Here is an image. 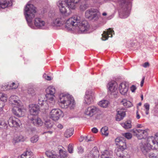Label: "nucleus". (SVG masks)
I'll return each instance as SVG.
<instances>
[{"instance_id": "f257e3e1", "label": "nucleus", "mask_w": 158, "mask_h": 158, "mask_svg": "<svg viewBox=\"0 0 158 158\" xmlns=\"http://www.w3.org/2000/svg\"><path fill=\"white\" fill-rule=\"evenodd\" d=\"M66 26L69 30L76 29L79 33L89 32V26L86 21H81V17L77 15H74L67 20Z\"/></svg>"}, {"instance_id": "f03ea898", "label": "nucleus", "mask_w": 158, "mask_h": 158, "mask_svg": "<svg viewBox=\"0 0 158 158\" xmlns=\"http://www.w3.org/2000/svg\"><path fill=\"white\" fill-rule=\"evenodd\" d=\"M148 143H141L140 145V149L143 153L146 156L151 149H158V132L154 136L149 137L148 139Z\"/></svg>"}, {"instance_id": "7ed1b4c3", "label": "nucleus", "mask_w": 158, "mask_h": 158, "mask_svg": "<svg viewBox=\"0 0 158 158\" xmlns=\"http://www.w3.org/2000/svg\"><path fill=\"white\" fill-rule=\"evenodd\" d=\"M10 104L13 107L12 111L15 115L20 117L24 114V111L23 106L20 104L19 97L15 95L11 96L9 98Z\"/></svg>"}, {"instance_id": "20e7f679", "label": "nucleus", "mask_w": 158, "mask_h": 158, "mask_svg": "<svg viewBox=\"0 0 158 158\" xmlns=\"http://www.w3.org/2000/svg\"><path fill=\"white\" fill-rule=\"evenodd\" d=\"M58 102L60 106L62 108H69L73 109L75 106L73 97L70 94L62 93L59 95Z\"/></svg>"}, {"instance_id": "39448f33", "label": "nucleus", "mask_w": 158, "mask_h": 158, "mask_svg": "<svg viewBox=\"0 0 158 158\" xmlns=\"http://www.w3.org/2000/svg\"><path fill=\"white\" fill-rule=\"evenodd\" d=\"M81 0H59L57 3L60 12L62 14L67 12V8L69 10L75 9Z\"/></svg>"}, {"instance_id": "423d86ee", "label": "nucleus", "mask_w": 158, "mask_h": 158, "mask_svg": "<svg viewBox=\"0 0 158 158\" xmlns=\"http://www.w3.org/2000/svg\"><path fill=\"white\" fill-rule=\"evenodd\" d=\"M36 8L34 6L29 2H28L25 7L24 14L28 25L32 28H34L32 20L35 17L36 13Z\"/></svg>"}, {"instance_id": "0eeeda50", "label": "nucleus", "mask_w": 158, "mask_h": 158, "mask_svg": "<svg viewBox=\"0 0 158 158\" xmlns=\"http://www.w3.org/2000/svg\"><path fill=\"white\" fill-rule=\"evenodd\" d=\"M118 11L119 15L122 18H126L129 15V11L127 8V3L125 0H119Z\"/></svg>"}, {"instance_id": "6e6552de", "label": "nucleus", "mask_w": 158, "mask_h": 158, "mask_svg": "<svg viewBox=\"0 0 158 158\" xmlns=\"http://www.w3.org/2000/svg\"><path fill=\"white\" fill-rule=\"evenodd\" d=\"M85 15L87 18L91 20H97L100 16V14L98 10L91 8L85 11Z\"/></svg>"}, {"instance_id": "1a4fd4ad", "label": "nucleus", "mask_w": 158, "mask_h": 158, "mask_svg": "<svg viewBox=\"0 0 158 158\" xmlns=\"http://www.w3.org/2000/svg\"><path fill=\"white\" fill-rule=\"evenodd\" d=\"M107 87L108 94L115 97L118 93V86L117 83L114 81H112L108 83Z\"/></svg>"}, {"instance_id": "9d476101", "label": "nucleus", "mask_w": 158, "mask_h": 158, "mask_svg": "<svg viewBox=\"0 0 158 158\" xmlns=\"http://www.w3.org/2000/svg\"><path fill=\"white\" fill-rule=\"evenodd\" d=\"M63 112L58 109H53L50 113V117L54 121L58 120L61 116L63 115Z\"/></svg>"}, {"instance_id": "9b49d317", "label": "nucleus", "mask_w": 158, "mask_h": 158, "mask_svg": "<svg viewBox=\"0 0 158 158\" xmlns=\"http://www.w3.org/2000/svg\"><path fill=\"white\" fill-rule=\"evenodd\" d=\"M148 130V129L142 130L138 129L134 130L133 132L135 134L136 137L138 139H141L147 137Z\"/></svg>"}, {"instance_id": "f8f14e48", "label": "nucleus", "mask_w": 158, "mask_h": 158, "mask_svg": "<svg viewBox=\"0 0 158 158\" xmlns=\"http://www.w3.org/2000/svg\"><path fill=\"white\" fill-rule=\"evenodd\" d=\"M99 109L94 106L88 107L85 110V114L90 117H92L98 112Z\"/></svg>"}, {"instance_id": "ddd939ff", "label": "nucleus", "mask_w": 158, "mask_h": 158, "mask_svg": "<svg viewBox=\"0 0 158 158\" xmlns=\"http://www.w3.org/2000/svg\"><path fill=\"white\" fill-rule=\"evenodd\" d=\"M34 23L35 26L38 28L44 29L46 27L45 22L40 18H35L34 20Z\"/></svg>"}, {"instance_id": "4468645a", "label": "nucleus", "mask_w": 158, "mask_h": 158, "mask_svg": "<svg viewBox=\"0 0 158 158\" xmlns=\"http://www.w3.org/2000/svg\"><path fill=\"white\" fill-rule=\"evenodd\" d=\"M93 102V92L91 90H87L85 93V95L84 100V103L89 105Z\"/></svg>"}, {"instance_id": "2eb2a0df", "label": "nucleus", "mask_w": 158, "mask_h": 158, "mask_svg": "<svg viewBox=\"0 0 158 158\" xmlns=\"http://www.w3.org/2000/svg\"><path fill=\"white\" fill-rule=\"evenodd\" d=\"M28 118L30 119L31 123L36 126H41L43 124V122L40 118L36 116H33L32 117H30V116H29Z\"/></svg>"}, {"instance_id": "dca6fc26", "label": "nucleus", "mask_w": 158, "mask_h": 158, "mask_svg": "<svg viewBox=\"0 0 158 158\" xmlns=\"http://www.w3.org/2000/svg\"><path fill=\"white\" fill-rule=\"evenodd\" d=\"M8 124L10 127H19L20 123V120L15 117H10L8 120Z\"/></svg>"}, {"instance_id": "f3484780", "label": "nucleus", "mask_w": 158, "mask_h": 158, "mask_svg": "<svg viewBox=\"0 0 158 158\" xmlns=\"http://www.w3.org/2000/svg\"><path fill=\"white\" fill-rule=\"evenodd\" d=\"M67 21V20L66 21H63L61 18H58L54 19L51 23V24L53 27H60L65 24V27L69 30V28L66 26Z\"/></svg>"}, {"instance_id": "a211bd4d", "label": "nucleus", "mask_w": 158, "mask_h": 158, "mask_svg": "<svg viewBox=\"0 0 158 158\" xmlns=\"http://www.w3.org/2000/svg\"><path fill=\"white\" fill-rule=\"evenodd\" d=\"M39 106L36 104H32L29 106V111L30 114L33 116H35L39 111Z\"/></svg>"}, {"instance_id": "6ab92c4d", "label": "nucleus", "mask_w": 158, "mask_h": 158, "mask_svg": "<svg viewBox=\"0 0 158 158\" xmlns=\"http://www.w3.org/2000/svg\"><path fill=\"white\" fill-rule=\"evenodd\" d=\"M120 93L123 95L127 94L128 89V84L126 82L121 83L118 87Z\"/></svg>"}, {"instance_id": "aec40b11", "label": "nucleus", "mask_w": 158, "mask_h": 158, "mask_svg": "<svg viewBox=\"0 0 158 158\" xmlns=\"http://www.w3.org/2000/svg\"><path fill=\"white\" fill-rule=\"evenodd\" d=\"M115 153L118 158H130V156L127 152L124 151L121 149L115 150Z\"/></svg>"}, {"instance_id": "412c9836", "label": "nucleus", "mask_w": 158, "mask_h": 158, "mask_svg": "<svg viewBox=\"0 0 158 158\" xmlns=\"http://www.w3.org/2000/svg\"><path fill=\"white\" fill-rule=\"evenodd\" d=\"M117 112L116 120L117 121H119L123 119L125 116V111L123 109H117Z\"/></svg>"}, {"instance_id": "4be33fe9", "label": "nucleus", "mask_w": 158, "mask_h": 158, "mask_svg": "<svg viewBox=\"0 0 158 158\" xmlns=\"http://www.w3.org/2000/svg\"><path fill=\"white\" fill-rule=\"evenodd\" d=\"M113 33L114 34V31L111 28H109L107 31H104L103 33L102 34V40H105L108 37H112Z\"/></svg>"}, {"instance_id": "5701e85b", "label": "nucleus", "mask_w": 158, "mask_h": 158, "mask_svg": "<svg viewBox=\"0 0 158 158\" xmlns=\"http://www.w3.org/2000/svg\"><path fill=\"white\" fill-rule=\"evenodd\" d=\"M98 151L94 148L87 155L86 158H98Z\"/></svg>"}, {"instance_id": "b1692460", "label": "nucleus", "mask_w": 158, "mask_h": 158, "mask_svg": "<svg viewBox=\"0 0 158 158\" xmlns=\"http://www.w3.org/2000/svg\"><path fill=\"white\" fill-rule=\"evenodd\" d=\"M113 152L111 151L105 150L102 152L101 158H113Z\"/></svg>"}, {"instance_id": "393cba45", "label": "nucleus", "mask_w": 158, "mask_h": 158, "mask_svg": "<svg viewBox=\"0 0 158 158\" xmlns=\"http://www.w3.org/2000/svg\"><path fill=\"white\" fill-rule=\"evenodd\" d=\"M11 5V0H0V10L4 9Z\"/></svg>"}, {"instance_id": "a878e982", "label": "nucleus", "mask_w": 158, "mask_h": 158, "mask_svg": "<svg viewBox=\"0 0 158 158\" xmlns=\"http://www.w3.org/2000/svg\"><path fill=\"white\" fill-rule=\"evenodd\" d=\"M47 102L48 106H52L55 103V101L54 98V95H47Z\"/></svg>"}, {"instance_id": "bb28decb", "label": "nucleus", "mask_w": 158, "mask_h": 158, "mask_svg": "<svg viewBox=\"0 0 158 158\" xmlns=\"http://www.w3.org/2000/svg\"><path fill=\"white\" fill-rule=\"evenodd\" d=\"M46 155L50 158H60V157L56 154L54 151H48L45 152Z\"/></svg>"}, {"instance_id": "cd10ccee", "label": "nucleus", "mask_w": 158, "mask_h": 158, "mask_svg": "<svg viewBox=\"0 0 158 158\" xmlns=\"http://www.w3.org/2000/svg\"><path fill=\"white\" fill-rule=\"evenodd\" d=\"M55 87L52 86H50L48 87L46 90L47 94V95H54L55 93Z\"/></svg>"}, {"instance_id": "c85d7f7f", "label": "nucleus", "mask_w": 158, "mask_h": 158, "mask_svg": "<svg viewBox=\"0 0 158 158\" xmlns=\"http://www.w3.org/2000/svg\"><path fill=\"white\" fill-rule=\"evenodd\" d=\"M21 158H33V154L31 151H26L21 155Z\"/></svg>"}, {"instance_id": "c756f323", "label": "nucleus", "mask_w": 158, "mask_h": 158, "mask_svg": "<svg viewBox=\"0 0 158 158\" xmlns=\"http://www.w3.org/2000/svg\"><path fill=\"white\" fill-rule=\"evenodd\" d=\"M121 103L126 107H130L133 106L131 102L126 99H123L121 102Z\"/></svg>"}, {"instance_id": "7c9ffc66", "label": "nucleus", "mask_w": 158, "mask_h": 158, "mask_svg": "<svg viewBox=\"0 0 158 158\" xmlns=\"http://www.w3.org/2000/svg\"><path fill=\"white\" fill-rule=\"evenodd\" d=\"M73 133V129L70 128L66 130L65 132L64 135L66 138H69L72 136Z\"/></svg>"}, {"instance_id": "2f4dec72", "label": "nucleus", "mask_w": 158, "mask_h": 158, "mask_svg": "<svg viewBox=\"0 0 158 158\" xmlns=\"http://www.w3.org/2000/svg\"><path fill=\"white\" fill-rule=\"evenodd\" d=\"M109 104V102L106 100H102L100 101L98 103V105L101 107L106 108Z\"/></svg>"}, {"instance_id": "473e14b6", "label": "nucleus", "mask_w": 158, "mask_h": 158, "mask_svg": "<svg viewBox=\"0 0 158 158\" xmlns=\"http://www.w3.org/2000/svg\"><path fill=\"white\" fill-rule=\"evenodd\" d=\"M108 129L107 127L105 126L102 127L101 129V132L102 134L105 136H107L109 134Z\"/></svg>"}, {"instance_id": "72a5a7b5", "label": "nucleus", "mask_w": 158, "mask_h": 158, "mask_svg": "<svg viewBox=\"0 0 158 158\" xmlns=\"http://www.w3.org/2000/svg\"><path fill=\"white\" fill-rule=\"evenodd\" d=\"M121 125L125 129L130 128L131 127V123L130 121H127L122 123Z\"/></svg>"}, {"instance_id": "f704fd0d", "label": "nucleus", "mask_w": 158, "mask_h": 158, "mask_svg": "<svg viewBox=\"0 0 158 158\" xmlns=\"http://www.w3.org/2000/svg\"><path fill=\"white\" fill-rule=\"evenodd\" d=\"M59 153L60 154V156H59L61 158H64L67 156V153L66 151H64L63 150L60 149L59 151Z\"/></svg>"}, {"instance_id": "c9c22d12", "label": "nucleus", "mask_w": 158, "mask_h": 158, "mask_svg": "<svg viewBox=\"0 0 158 158\" xmlns=\"http://www.w3.org/2000/svg\"><path fill=\"white\" fill-rule=\"evenodd\" d=\"M7 124L5 121H1L0 123V128L2 129H6L7 128Z\"/></svg>"}, {"instance_id": "e433bc0d", "label": "nucleus", "mask_w": 158, "mask_h": 158, "mask_svg": "<svg viewBox=\"0 0 158 158\" xmlns=\"http://www.w3.org/2000/svg\"><path fill=\"white\" fill-rule=\"evenodd\" d=\"M120 147L118 149H121L123 150L126 148V143L123 140L120 142V143L118 145Z\"/></svg>"}, {"instance_id": "4c0bfd02", "label": "nucleus", "mask_w": 158, "mask_h": 158, "mask_svg": "<svg viewBox=\"0 0 158 158\" xmlns=\"http://www.w3.org/2000/svg\"><path fill=\"white\" fill-rule=\"evenodd\" d=\"M7 99V97L6 95L5 94L1 93L0 94V100L3 102H6Z\"/></svg>"}, {"instance_id": "58836bf2", "label": "nucleus", "mask_w": 158, "mask_h": 158, "mask_svg": "<svg viewBox=\"0 0 158 158\" xmlns=\"http://www.w3.org/2000/svg\"><path fill=\"white\" fill-rule=\"evenodd\" d=\"M89 7L88 4L85 3L81 4L80 6V9L82 11H84Z\"/></svg>"}, {"instance_id": "ea45409f", "label": "nucleus", "mask_w": 158, "mask_h": 158, "mask_svg": "<svg viewBox=\"0 0 158 158\" xmlns=\"http://www.w3.org/2000/svg\"><path fill=\"white\" fill-rule=\"evenodd\" d=\"M45 126L48 128H51L53 126L52 123L49 120L46 121L45 122Z\"/></svg>"}, {"instance_id": "a19ab883", "label": "nucleus", "mask_w": 158, "mask_h": 158, "mask_svg": "<svg viewBox=\"0 0 158 158\" xmlns=\"http://www.w3.org/2000/svg\"><path fill=\"white\" fill-rule=\"evenodd\" d=\"M7 85L8 87L9 85H10L9 87L11 89H16L18 87V83L12 82L11 84L10 83L8 85Z\"/></svg>"}, {"instance_id": "79ce46f5", "label": "nucleus", "mask_w": 158, "mask_h": 158, "mask_svg": "<svg viewBox=\"0 0 158 158\" xmlns=\"http://www.w3.org/2000/svg\"><path fill=\"white\" fill-rule=\"evenodd\" d=\"M46 104V101L43 100L42 98H40L38 100V106H43L44 104Z\"/></svg>"}, {"instance_id": "37998d69", "label": "nucleus", "mask_w": 158, "mask_h": 158, "mask_svg": "<svg viewBox=\"0 0 158 158\" xmlns=\"http://www.w3.org/2000/svg\"><path fill=\"white\" fill-rule=\"evenodd\" d=\"M149 104L148 103H146L144 105V107L145 109V110L146 114H149Z\"/></svg>"}, {"instance_id": "c03bdc74", "label": "nucleus", "mask_w": 158, "mask_h": 158, "mask_svg": "<svg viewBox=\"0 0 158 158\" xmlns=\"http://www.w3.org/2000/svg\"><path fill=\"white\" fill-rule=\"evenodd\" d=\"M85 140L86 142H89V141H91V139H88V136H81L79 139V140L80 142H82L83 140Z\"/></svg>"}, {"instance_id": "a18cd8bd", "label": "nucleus", "mask_w": 158, "mask_h": 158, "mask_svg": "<svg viewBox=\"0 0 158 158\" xmlns=\"http://www.w3.org/2000/svg\"><path fill=\"white\" fill-rule=\"evenodd\" d=\"M38 140V136L37 135H35L31 138V141L32 143L37 142Z\"/></svg>"}, {"instance_id": "49530a36", "label": "nucleus", "mask_w": 158, "mask_h": 158, "mask_svg": "<svg viewBox=\"0 0 158 158\" xmlns=\"http://www.w3.org/2000/svg\"><path fill=\"white\" fill-rule=\"evenodd\" d=\"M68 151L70 153H72L73 151V145L69 144L68 146Z\"/></svg>"}, {"instance_id": "de8ad7c7", "label": "nucleus", "mask_w": 158, "mask_h": 158, "mask_svg": "<svg viewBox=\"0 0 158 158\" xmlns=\"http://www.w3.org/2000/svg\"><path fill=\"white\" fill-rule=\"evenodd\" d=\"M123 138L121 137H118L115 139V142L116 145H118V144L120 143V142L123 140Z\"/></svg>"}, {"instance_id": "09e8293b", "label": "nucleus", "mask_w": 158, "mask_h": 158, "mask_svg": "<svg viewBox=\"0 0 158 158\" xmlns=\"http://www.w3.org/2000/svg\"><path fill=\"white\" fill-rule=\"evenodd\" d=\"M123 135L128 139H130L132 137V135L130 133H125Z\"/></svg>"}, {"instance_id": "8fccbe9b", "label": "nucleus", "mask_w": 158, "mask_h": 158, "mask_svg": "<svg viewBox=\"0 0 158 158\" xmlns=\"http://www.w3.org/2000/svg\"><path fill=\"white\" fill-rule=\"evenodd\" d=\"M28 94H31L32 96H34L35 94V90L32 88L28 89Z\"/></svg>"}, {"instance_id": "3c124183", "label": "nucleus", "mask_w": 158, "mask_h": 158, "mask_svg": "<svg viewBox=\"0 0 158 158\" xmlns=\"http://www.w3.org/2000/svg\"><path fill=\"white\" fill-rule=\"evenodd\" d=\"M26 139V137H24L23 136L20 135L18 137L17 141H23L25 140Z\"/></svg>"}, {"instance_id": "603ef678", "label": "nucleus", "mask_w": 158, "mask_h": 158, "mask_svg": "<svg viewBox=\"0 0 158 158\" xmlns=\"http://www.w3.org/2000/svg\"><path fill=\"white\" fill-rule=\"evenodd\" d=\"M148 155L150 158H156L157 157V155L156 154L152 152L149 153H148Z\"/></svg>"}, {"instance_id": "864d4df0", "label": "nucleus", "mask_w": 158, "mask_h": 158, "mask_svg": "<svg viewBox=\"0 0 158 158\" xmlns=\"http://www.w3.org/2000/svg\"><path fill=\"white\" fill-rule=\"evenodd\" d=\"M4 105V103L0 102V114L2 112Z\"/></svg>"}, {"instance_id": "5fc2aeb1", "label": "nucleus", "mask_w": 158, "mask_h": 158, "mask_svg": "<svg viewBox=\"0 0 158 158\" xmlns=\"http://www.w3.org/2000/svg\"><path fill=\"white\" fill-rule=\"evenodd\" d=\"M43 77L45 79L49 81L52 80V78L50 77L47 75H46L45 74L43 75Z\"/></svg>"}, {"instance_id": "6e6d98bb", "label": "nucleus", "mask_w": 158, "mask_h": 158, "mask_svg": "<svg viewBox=\"0 0 158 158\" xmlns=\"http://www.w3.org/2000/svg\"><path fill=\"white\" fill-rule=\"evenodd\" d=\"M136 89V88L134 85H132L131 87V90L132 92H135Z\"/></svg>"}, {"instance_id": "4d7b16f0", "label": "nucleus", "mask_w": 158, "mask_h": 158, "mask_svg": "<svg viewBox=\"0 0 158 158\" xmlns=\"http://www.w3.org/2000/svg\"><path fill=\"white\" fill-rule=\"evenodd\" d=\"M149 65V63L148 62H145L144 64H142V66L144 68H147Z\"/></svg>"}, {"instance_id": "13d9d810", "label": "nucleus", "mask_w": 158, "mask_h": 158, "mask_svg": "<svg viewBox=\"0 0 158 158\" xmlns=\"http://www.w3.org/2000/svg\"><path fill=\"white\" fill-rule=\"evenodd\" d=\"M92 131L93 132L96 133L98 132V130L97 128L94 127L92 129Z\"/></svg>"}, {"instance_id": "bf43d9fd", "label": "nucleus", "mask_w": 158, "mask_h": 158, "mask_svg": "<svg viewBox=\"0 0 158 158\" xmlns=\"http://www.w3.org/2000/svg\"><path fill=\"white\" fill-rule=\"evenodd\" d=\"M144 79H145V77L144 76H143V77L142 80L141 82L140 86L141 87H142L143 85V83L144 82Z\"/></svg>"}, {"instance_id": "052dcab7", "label": "nucleus", "mask_w": 158, "mask_h": 158, "mask_svg": "<svg viewBox=\"0 0 158 158\" xmlns=\"http://www.w3.org/2000/svg\"><path fill=\"white\" fill-rule=\"evenodd\" d=\"M78 152L79 153H81L83 152V149H82L81 147H79L78 148Z\"/></svg>"}, {"instance_id": "680f3d73", "label": "nucleus", "mask_w": 158, "mask_h": 158, "mask_svg": "<svg viewBox=\"0 0 158 158\" xmlns=\"http://www.w3.org/2000/svg\"><path fill=\"white\" fill-rule=\"evenodd\" d=\"M136 118L137 119H139L140 118V116L139 114L138 111L137 110L136 111Z\"/></svg>"}, {"instance_id": "e2e57ef3", "label": "nucleus", "mask_w": 158, "mask_h": 158, "mask_svg": "<svg viewBox=\"0 0 158 158\" xmlns=\"http://www.w3.org/2000/svg\"><path fill=\"white\" fill-rule=\"evenodd\" d=\"M143 126L141 124H138L136 125V127L138 128H142Z\"/></svg>"}, {"instance_id": "0e129e2a", "label": "nucleus", "mask_w": 158, "mask_h": 158, "mask_svg": "<svg viewBox=\"0 0 158 158\" xmlns=\"http://www.w3.org/2000/svg\"><path fill=\"white\" fill-rule=\"evenodd\" d=\"M57 127L60 129H62L63 127L62 125L60 124H58L57 125Z\"/></svg>"}, {"instance_id": "69168bd1", "label": "nucleus", "mask_w": 158, "mask_h": 158, "mask_svg": "<svg viewBox=\"0 0 158 158\" xmlns=\"http://www.w3.org/2000/svg\"><path fill=\"white\" fill-rule=\"evenodd\" d=\"M31 131L32 132H33L34 131H35V129L34 128H31L30 129Z\"/></svg>"}, {"instance_id": "338daca9", "label": "nucleus", "mask_w": 158, "mask_h": 158, "mask_svg": "<svg viewBox=\"0 0 158 158\" xmlns=\"http://www.w3.org/2000/svg\"><path fill=\"white\" fill-rule=\"evenodd\" d=\"M107 15V14L106 12H104L102 13V15L103 16H106Z\"/></svg>"}, {"instance_id": "774afa93", "label": "nucleus", "mask_w": 158, "mask_h": 158, "mask_svg": "<svg viewBox=\"0 0 158 158\" xmlns=\"http://www.w3.org/2000/svg\"><path fill=\"white\" fill-rule=\"evenodd\" d=\"M141 100H143V95H141Z\"/></svg>"}]
</instances>
